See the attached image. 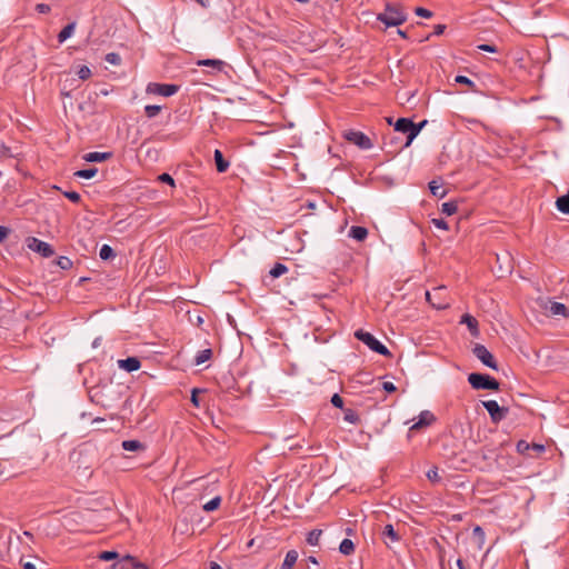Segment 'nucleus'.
<instances>
[{
  "label": "nucleus",
  "mask_w": 569,
  "mask_h": 569,
  "mask_svg": "<svg viewBox=\"0 0 569 569\" xmlns=\"http://www.w3.org/2000/svg\"><path fill=\"white\" fill-rule=\"evenodd\" d=\"M455 81H456L457 83L468 86L469 90H470V91H472V92H479V90H478V88H477L476 83H475L471 79H469L468 77H466V76H457V77L455 78Z\"/></svg>",
  "instance_id": "c85d7f7f"
},
{
  "label": "nucleus",
  "mask_w": 569,
  "mask_h": 569,
  "mask_svg": "<svg viewBox=\"0 0 569 569\" xmlns=\"http://www.w3.org/2000/svg\"><path fill=\"white\" fill-rule=\"evenodd\" d=\"M426 124L427 120L415 123L409 118H399L395 123V130L408 134L405 146L409 147Z\"/></svg>",
  "instance_id": "7ed1b4c3"
},
{
  "label": "nucleus",
  "mask_w": 569,
  "mask_h": 569,
  "mask_svg": "<svg viewBox=\"0 0 569 569\" xmlns=\"http://www.w3.org/2000/svg\"><path fill=\"white\" fill-rule=\"evenodd\" d=\"M100 342H101V338H96V339L93 340V342H92V347H93V348L99 347V346H100Z\"/></svg>",
  "instance_id": "680f3d73"
},
{
  "label": "nucleus",
  "mask_w": 569,
  "mask_h": 569,
  "mask_svg": "<svg viewBox=\"0 0 569 569\" xmlns=\"http://www.w3.org/2000/svg\"><path fill=\"white\" fill-rule=\"evenodd\" d=\"M191 401L198 406V400H197V396H196V390L192 391V396H191Z\"/></svg>",
  "instance_id": "0e129e2a"
},
{
  "label": "nucleus",
  "mask_w": 569,
  "mask_h": 569,
  "mask_svg": "<svg viewBox=\"0 0 569 569\" xmlns=\"http://www.w3.org/2000/svg\"><path fill=\"white\" fill-rule=\"evenodd\" d=\"M472 353L477 359H479L485 366L498 370V362L496 361L492 353L487 349L486 346L476 343Z\"/></svg>",
  "instance_id": "6e6552de"
},
{
  "label": "nucleus",
  "mask_w": 569,
  "mask_h": 569,
  "mask_svg": "<svg viewBox=\"0 0 569 569\" xmlns=\"http://www.w3.org/2000/svg\"><path fill=\"white\" fill-rule=\"evenodd\" d=\"M398 34H399L400 37H402L403 39H406V38H407V33H406V31H402V30H400V29L398 30Z\"/></svg>",
  "instance_id": "69168bd1"
},
{
  "label": "nucleus",
  "mask_w": 569,
  "mask_h": 569,
  "mask_svg": "<svg viewBox=\"0 0 569 569\" xmlns=\"http://www.w3.org/2000/svg\"><path fill=\"white\" fill-rule=\"evenodd\" d=\"M113 569H150V566L139 561L133 556L127 555L113 565Z\"/></svg>",
  "instance_id": "9b49d317"
},
{
  "label": "nucleus",
  "mask_w": 569,
  "mask_h": 569,
  "mask_svg": "<svg viewBox=\"0 0 569 569\" xmlns=\"http://www.w3.org/2000/svg\"><path fill=\"white\" fill-rule=\"evenodd\" d=\"M415 13L419 17H422V18H431L432 17V12L426 8H422V7H417L415 9Z\"/></svg>",
  "instance_id": "c03bdc74"
},
{
  "label": "nucleus",
  "mask_w": 569,
  "mask_h": 569,
  "mask_svg": "<svg viewBox=\"0 0 569 569\" xmlns=\"http://www.w3.org/2000/svg\"><path fill=\"white\" fill-rule=\"evenodd\" d=\"M377 20L386 27H398L407 21V13L401 4L386 3L385 10L378 13Z\"/></svg>",
  "instance_id": "f03ea898"
},
{
  "label": "nucleus",
  "mask_w": 569,
  "mask_h": 569,
  "mask_svg": "<svg viewBox=\"0 0 569 569\" xmlns=\"http://www.w3.org/2000/svg\"><path fill=\"white\" fill-rule=\"evenodd\" d=\"M288 271V267L281 262H277L269 271L272 278H278Z\"/></svg>",
  "instance_id": "7c9ffc66"
},
{
  "label": "nucleus",
  "mask_w": 569,
  "mask_h": 569,
  "mask_svg": "<svg viewBox=\"0 0 569 569\" xmlns=\"http://www.w3.org/2000/svg\"><path fill=\"white\" fill-rule=\"evenodd\" d=\"M532 448L538 451V452H542L545 451V446L543 445H538V443H533L532 445Z\"/></svg>",
  "instance_id": "4d7b16f0"
},
{
  "label": "nucleus",
  "mask_w": 569,
  "mask_h": 569,
  "mask_svg": "<svg viewBox=\"0 0 569 569\" xmlns=\"http://www.w3.org/2000/svg\"><path fill=\"white\" fill-rule=\"evenodd\" d=\"M8 233L9 229L3 226H0V242H2L7 238Z\"/></svg>",
  "instance_id": "5fc2aeb1"
},
{
  "label": "nucleus",
  "mask_w": 569,
  "mask_h": 569,
  "mask_svg": "<svg viewBox=\"0 0 569 569\" xmlns=\"http://www.w3.org/2000/svg\"><path fill=\"white\" fill-rule=\"evenodd\" d=\"M339 551L342 555L349 556L355 552V543L352 540L346 538L340 542Z\"/></svg>",
  "instance_id": "393cba45"
},
{
  "label": "nucleus",
  "mask_w": 569,
  "mask_h": 569,
  "mask_svg": "<svg viewBox=\"0 0 569 569\" xmlns=\"http://www.w3.org/2000/svg\"><path fill=\"white\" fill-rule=\"evenodd\" d=\"M355 337L368 346L372 351L381 356H391L389 349L375 338L370 332L363 331L362 329L355 332Z\"/></svg>",
  "instance_id": "39448f33"
},
{
  "label": "nucleus",
  "mask_w": 569,
  "mask_h": 569,
  "mask_svg": "<svg viewBox=\"0 0 569 569\" xmlns=\"http://www.w3.org/2000/svg\"><path fill=\"white\" fill-rule=\"evenodd\" d=\"M162 110L161 106L158 104H147L144 107V113L148 118H154L157 117Z\"/></svg>",
  "instance_id": "f704fd0d"
},
{
  "label": "nucleus",
  "mask_w": 569,
  "mask_h": 569,
  "mask_svg": "<svg viewBox=\"0 0 569 569\" xmlns=\"http://www.w3.org/2000/svg\"><path fill=\"white\" fill-rule=\"evenodd\" d=\"M435 421H436V417H435V415L432 412H430L428 410L421 411L419 417H418V421L415 422L410 427V430L413 431V430H419V429L425 428V427H429Z\"/></svg>",
  "instance_id": "ddd939ff"
},
{
  "label": "nucleus",
  "mask_w": 569,
  "mask_h": 569,
  "mask_svg": "<svg viewBox=\"0 0 569 569\" xmlns=\"http://www.w3.org/2000/svg\"><path fill=\"white\" fill-rule=\"evenodd\" d=\"M343 419H345V421L352 423V425H357L360 422V417H359L358 412L350 408L345 409Z\"/></svg>",
  "instance_id": "bb28decb"
},
{
  "label": "nucleus",
  "mask_w": 569,
  "mask_h": 569,
  "mask_svg": "<svg viewBox=\"0 0 569 569\" xmlns=\"http://www.w3.org/2000/svg\"><path fill=\"white\" fill-rule=\"evenodd\" d=\"M432 223L436 228L441 230H448L449 226L448 222L443 219H432Z\"/></svg>",
  "instance_id": "49530a36"
},
{
  "label": "nucleus",
  "mask_w": 569,
  "mask_h": 569,
  "mask_svg": "<svg viewBox=\"0 0 569 569\" xmlns=\"http://www.w3.org/2000/svg\"><path fill=\"white\" fill-rule=\"evenodd\" d=\"M298 557H299V555L296 550H289L286 553L284 560H283L280 569H292L298 560Z\"/></svg>",
  "instance_id": "aec40b11"
},
{
  "label": "nucleus",
  "mask_w": 569,
  "mask_h": 569,
  "mask_svg": "<svg viewBox=\"0 0 569 569\" xmlns=\"http://www.w3.org/2000/svg\"><path fill=\"white\" fill-rule=\"evenodd\" d=\"M446 290V287L435 288L432 292H426L427 301L436 309H445L449 306L448 301L441 300L440 295Z\"/></svg>",
  "instance_id": "f8f14e48"
},
{
  "label": "nucleus",
  "mask_w": 569,
  "mask_h": 569,
  "mask_svg": "<svg viewBox=\"0 0 569 569\" xmlns=\"http://www.w3.org/2000/svg\"><path fill=\"white\" fill-rule=\"evenodd\" d=\"M457 566H458L459 569H467L465 563H463V561H462V559H458L457 560Z\"/></svg>",
  "instance_id": "052dcab7"
},
{
  "label": "nucleus",
  "mask_w": 569,
  "mask_h": 569,
  "mask_svg": "<svg viewBox=\"0 0 569 569\" xmlns=\"http://www.w3.org/2000/svg\"><path fill=\"white\" fill-rule=\"evenodd\" d=\"M322 535V530L313 529L307 535L306 541L311 546H317L320 541V537Z\"/></svg>",
  "instance_id": "2f4dec72"
},
{
  "label": "nucleus",
  "mask_w": 569,
  "mask_h": 569,
  "mask_svg": "<svg viewBox=\"0 0 569 569\" xmlns=\"http://www.w3.org/2000/svg\"><path fill=\"white\" fill-rule=\"evenodd\" d=\"M457 210H458V206H457V202H455V201H448V202L442 203V206H441V212L447 216L455 214L457 212Z\"/></svg>",
  "instance_id": "72a5a7b5"
},
{
  "label": "nucleus",
  "mask_w": 569,
  "mask_h": 569,
  "mask_svg": "<svg viewBox=\"0 0 569 569\" xmlns=\"http://www.w3.org/2000/svg\"><path fill=\"white\" fill-rule=\"evenodd\" d=\"M118 557V552L116 551H102L99 556V559L109 561L116 559Z\"/></svg>",
  "instance_id": "37998d69"
},
{
  "label": "nucleus",
  "mask_w": 569,
  "mask_h": 569,
  "mask_svg": "<svg viewBox=\"0 0 569 569\" xmlns=\"http://www.w3.org/2000/svg\"><path fill=\"white\" fill-rule=\"evenodd\" d=\"M76 28V22H71L67 24L58 34V41L60 43L64 42L68 38L71 37Z\"/></svg>",
  "instance_id": "b1692460"
},
{
  "label": "nucleus",
  "mask_w": 569,
  "mask_h": 569,
  "mask_svg": "<svg viewBox=\"0 0 569 569\" xmlns=\"http://www.w3.org/2000/svg\"><path fill=\"white\" fill-rule=\"evenodd\" d=\"M118 367L127 372H132L140 369L141 361L137 357H128L126 359L118 360Z\"/></svg>",
  "instance_id": "4468645a"
},
{
  "label": "nucleus",
  "mask_w": 569,
  "mask_h": 569,
  "mask_svg": "<svg viewBox=\"0 0 569 569\" xmlns=\"http://www.w3.org/2000/svg\"><path fill=\"white\" fill-rule=\"evenodd\" d=\"M57 263L61 269H64V270L71 268V266H72V261L68 257H59Z\"/></svg>",
  "instance_id": "79ce46f5"
},
{
  "label": "nucleus",
  "mask_w": 569,
  "mask_h": 569,
  "mask_svg": "<svg viewBox=\"0 0 569 569\" xmlns=\"http://www.w3.org/2000/svg\"><path fill=\"white\" fill-rule=\"evenodd\" d=\"M445 29H446L445 24H436L435 29H433V34L440 36L443 33Z\"/></svg>",
  "instance_id": "864d4df0"
},
{
  "label": "nucleus",
  "mask_w": 569,
  "mask_h": 569,
  "mask_svg": "<svg viewBox=\"0 0 569 569\" xmlns=\"http://www.w3.org/2000/svg\"><path fill=\"white\" fill-rule=\"evenodd\" d=\"M98 172L97 168H88V169H81L74 172V176L78 178L83 179H91L93 178Z\"/></svg>",
  "instance_id": "473e14b6"
},
{
  "label": "nucleus",
  "mask_w": 569,
  "mask_h": 569,
  "mask_svg": "<svg viewBox=\"0 0 569 569\" xmlns=\"http://www.w3.org/2000/svg\"><path fill=\"white\" fill-rule=\"evenodd\" d=\"M473 533H475V535H480V536H482V535H483V531H482V529H481L479 526H477V527L473 529Z\"/></svg>",
  "instance_id": "bf43d9fd"
},
{
  "label": "nucleus",
  "mask_w": 569,
  "mask_h": 569,
  "mask_svg": "<svg viewBox=\"0 0 569 569\" xmlns=\"http://www.w3.org/2000/svg\"><path fill=\"white\" fill-rule=\"evenodd\" d=\"M556 207L560 212L569 214V191L557 199Z\"/></svg>",
  "instance_id": "5701e85b"
},
{
  "label": "nucleus",
  "mask_w": 569,
  "mask_h": 569,
  "mask_svg": "<svg viewBox=\"0 0 569 569\" xmlns=\"http://www.w3.org/2000/svg\"><path fill=\"white\" fill-rule=\"evenodd\" d=\"M112 157V152H89L83 156V159L88 162H102L109 160Z\"/></svg>",
  "instance_id": "dca6fc26"
},
{
  "label": "nucleus",
  "mask_w": 569,
  "mask_h": 569,
  "mask_svg": "<svg viewBox=\"0 0 569 569\" xmlns=\"http://www.w3.org/2000/svg\"><path fill=\"white\" fill-rule=\"evenodd\" d=\"M78 77L81 79V80H87L88 78L91 77V70L89 67L87 66H81L77 72Z\"/></svg>",
  "instance_id": "ea45409f"
},
{
  "label": "nucleus",
  "mask_w": 569,
  "mask_h": 569,
  "mask_svg": "<svg viewBox=\"0 0 569 569\" xmlns=\"http://www.w3.org/2000/svg\"><path fill=\"white\" fill-rule=\"evenodd\" d=\"M194 1H196V2H198L199 4H201L202 7H204V6H206V3H204V2H206V0H194Z\"/></svg>",
  "instance_id": "338daca9"
},
{
  "label": "nucleus",
  "mask_w": 569,
  "mask_h": 569,
  "mask_svg": "<svg viewBox=\"0 0 569 569\" xmlns=\"http://www.w3.org/2000/svg\"><path fill=\"white\" fill-rule=\"evenodd\" d=\"M220 503H221V498L219 496H217L203 505V510L208 511V512L213 511L219 508Z\"/></svg>",
  "instance_id": "e433bc0d"
},
{
  "label": "nucleus",
  "mask_w": 569,
  "mask_h": 569,
  "mask_svg": "<svg viewBox=\"0 0 569 569\" xmlns=\"http://www.w3.org/2000/svg\"><path fill=\"white\" fill-rule=\"evenodd\" d=\"M482 406L488 411L490 419L493 423H499L502 421L509 413L508 407H500L496 400H487L482 401Z\"/></svg>",
  "instance_id": "423d86ee"
},
{
  "label": "nucleus",
  "mask_w": 569,
  "mask_h": 569,
  "mask_svg": "<svg viewBox=\"0 0 569 569\" xmlns=\"http://www.w3.org/2000/svg\"><path fill=\"white\" fill-rule=\"evenodd\" d=\"M121 447L126 451H140L144 449V445L139 440H124Z\"/></svg>",
  "instance_id": "4be33fe9"
},
{
  "label": "nucleus",
  "mask_w": 569,
  "mask_h": 569,
  "mask_svg": "<svg viewBox=\"0 0 569 569\" xmlns=\"http://www.w3.org/2000/svg\"><path fill=\"white\" fill-rule=\"evenodd\" d=\"M549 312L555 316H568L567 307L561 302H550Z\"/></svg>",
  "instance_id": "412c9836"
},
{
  "label": "nucleus",
  "mask_w": 569,
  "mask_h": 569,
  "mask_svg": "<svg viewBox=\"0 0 569 569\" xmlns=\"http://www.w3.org/2000/svg\"><path fill=\"white\" fill-rule=\"evenodd\" d=\"M213 158H214L217 171L219 173H223L229 169L230 163L228 160H226L223 158V154L219 149L214 150Z\"/></svg>",
  "instance_id": "f3484780"
},
{
  "label": "nucleus",
  "mask_w": 569,
  "mask_h": 569,
  "mask_svg": "<svg viewBox=\"0 0 569 569\" xmlns=\"http://www.w3.org/2000/svg\"><path fill=\"white\" fill-rule=\"evenodd\" d=\"M89 393L91 400L104 409L114 408L116 403L120 400V393L112 385L92 387Z\"/></svg>",
  "instance_id": "f257e3e1"
},
{
  "label": "nucleus",
  "mask_w": 569,
  "mask_h": 569,
  "mask_svg": "<svg viewBox=\"0 0 569 569\" xmlns=\"http://www.w3.org/2000/svg\"><path fill=\"white\" fill-rule=\"evenodd\" d=\"M209 569H222V567L219 563L212 561L210 562Z\"/></svg>",
  "instance_id": "13d9d810"
},
{
  "label": "nucleus",
  "mask_w": 569,
  "mask_h": 569,
  "mask_svg": "<svg viewBox=\"0 0 569 569\" xmlns=\"http://www.w3.org/2000/svg\"><path fill=\"white\" fill-rule=\"evenodd\" d=\"M104 60L113 66H119L121 63V57L117 52L107 53Z\"/></svg>",
  "instance_id": "4c0bfd02"
},
{
  "label": "nucleus",
  "mask_w": 569,
  "mask_h": 569,
  "mask_svg": "<svg viewBox=\"0 0 569 569\" xmlns=\"http://www.w3.org/2000/svg\"><path fill=\"white\" fill-rule=\"evenodd\" d=\"M179 90V86L177 84H167V83H154L150 82L147 86L148 93L160 94L163 97H171L177 93Z\"/></svg>",
  "instance_id": "9d476101"
},
{
  "label": "nucleus",
  "mask_w": 569,
  "mask_h": 569,
  "mask_svg": "<svg viewBox=\"0 0 569 569\" xmlns=\"http://www.w3.org/2000/svg\"><path fill=\"white\" fill-rule=\"evenodd\" d=\"M427 478L431 482H439L441 480V478L439 476L438 468L433 467V468L429 469L428 472H427Z\"/></svg>",
  "instance_id": "58836bf2"
},
{
  "label": "nucleus",
  "mask_w": 569,
  "mask_h": 569,
  "mask_svg": "<svg viewBox=\"0 0 569 569\" xmlns=\"http://www.w3.org/2000/svg\"><path fill=\"white\" fill-rule=\"evenodd\" d=\"M99 256L102 260H109L116 256L114 250L109 244H103L100 249Z\"/></svg>",
  "instance_id": "c9c22d12"
},
{
  "label": "nucleus",
  "mask_w": 569,
  "mask_h": 569,
  "mask_svg": "<svg viewBox=\"0 0 569 569\" xmlns=\"http://www.w3.org/2000/svg\"><path fill=\"white\" fill-rule=\"evenodd\" d=\"M21 565H22V568H23V569H37V568H36V565H34V563H32L31 561H23V560L21 559Z\"/></svg>",
  "instance_id": "6e6d98bb"
},
{
  "label": "nucleus",
  "mask_w": 569,
  "mask_h": 569,
  "mask_svg": "<svg viewBox=\"0 0 569 569\" xmlns=\"http://www.w3.org/2000/svg\"><path fill=\"white\" fill-rule=\"evenodd\" d=\"M308 561L313 563V565H318V560H317V558L315 556H309L308 557Z\"/></svg>",
  "instance_id": "e2e57ef3"
},
{
  "label": "nucleus",
  "mask_w": 569,
  "mask_h": 569,
  "mask_svg": "<svg viewBox=\"0 0 569 569\" xmlns=\"http://www.w3.org/2000/svg\"><path fill=\"white\" fill-rule=\"evenodd\" d=\"M382 536L390 539L391 542H397L400 537L398 532L395 530L392 525H386L382 531Z\"/></svg>",
  "instance_id": "a878e982"
},
{
  "label": "nucleus",
  "mask_w": 569,
  "mask_h": 569,
  "mask_svg": "<svg viewBox=\"0 0 569 569\" xmlns=\"http://www.w3.org/2000/svg\"><path fill=\"white\" fill-rule=\"evenodd\" d=\"M196 63L200 67H210L214 72H221L226 66V62L220 59H201Z\"/></svg>",
  "instance_id": "2eb2a0df"
},
{
  "label": "nucleus",
  "mask_w": 569,
  "mask_h": 569,
  "mask_svg": "<svg viewBox=\"0 0 569 569\" xmlns=\"http://www.w3.org/2000/svg\"><path fill=\"white\" fill-rule=\"evenodd\" d=\"M212 357V350L210 348H207V349H203V350H200L196 358H194V362L196 365H201L208 360H210Z\"/></svg>",
  "instance_id": "cd10ccee"
},
{
  "label": "nucleus",
  "mask_w": 569,
  "mask_h": 569,
  "mask_svg": "<svg viewBox=\"0 0 569 569\" xmlns=\"http://www.w3.org/2000/svg\"><path fill=\"white\" fill-rule=\"evenodd\" d=\"M382 388L388 393H392V392H395L397 390L396 386L392 382H390V381H385L382 383Z\"/></svg>",
  "instance_id": "3c124183"
},
{
  "label": "nucleus",
  "mask_w": 569,
  "mask_h": 569,
  "mask_svg": "<svg viewBox=\"0 0 569 569\" xmlns=\"http://www.w3.org/2000/svg\"><path fill=\"white\" fill-rule=\"evenodd\" d=\"M468 382L475 390H499L500 383L487 373L472 372L468 376Z\"/></svg>",
  "instance_id": "20e7f679"
},
{
  "label": "nucleus",
  "mask_w": 569,
  "mask_h": 569,
  "mask_svg": "<svg viewBox=\"0 0 569 569\" xmlns=\"http://www.w3.org/2000/svg\"><path fill=\"white\" fill-rule=\"evenodd\" d=\"M51 10L50 6L47 3H38L36 6V11L42 14L49 13Z\"/></svg>",
  "instance_id": "09e8293b"
},
{
  "label": "nucleus",
  "mask_w": 569,
  "mask_h": 569,
  "mask_svg": "<svg viewBox=\"0 0 569 569\" xmlns=\"http://www.w3.org/2000/svg\"><path fill=\"white\" fill-rule=\"evenodd\" d=\"M529 448H530V445L525 440H520L517 443V450L520 453H525L527 450H529Z\"/></svg>",
  "instance_id": "8fccbe9b"
},
{
  "label": "nucleus",
  "mask_w": 569,
  "mask_h": 569,
  "mask_svg": "<svg viewBox=\"0 0 569 569\" xmlns=\"http://www.w3.org/2000/svg\"><path fill=\"white\" fill-rule=\"evenodd\" d=\"M349 236L357 241H363L368 237V229L361 226H352Z\"/></svg>",
  "instance_id": "6ab92c4d"
},
{
  "label": "nucleus",
  "mask_w": 569,
  "mask_h": 569,
  "mask_svg": "<svg viewBox=\"0 0 569 569\" xmlns=\"http://www.w3.org/2000/svg\"><path fill=\"white\" fill-rule=\"evenodd\" d=\"M461 323H466L467 327L469 328L470 332L472 336H478L479 335V330H478V321L475 317H472L471 315L469 313H465L462 317H461Z\"/></svg>",
  "instance_id": "a211bd4d"
},
{
  "label": "nucleus",
  "mask_w": 569,
  "mask_h": 569,
  "mask_svg": "<svg viewBox=\"0 0 569 569\" xmlns=\"http://www.w3.org/2000/svg\"><path fill=\"white\" fill-rule=\"evenodd\" d=\"M331 403L333 407L336 408H340L342 409L343 408V399L342 397H340L338 393H335L332 397H331Z\"/></svg>",
  "instance_id": "a18cd8bd"
},
{
  "label": "nucleus",
  "mask_w": 569,
  "mask_h": 569,
  "mask_svg": "<svg viewBox=\"0 0 569 569\" xmlns=\"http://www.w3.org/2000/svg\"><path fill=\"white\" fill-rule=\"evenodd\" d=\"M63 196L73 203H79L81 201V196L77 191H64Z\"/></svg>",
  "instance_id": "a19ab883"
},
{
  "label": "nucleus",
  "mask_w": 569,
  "mask_h": 569,
  "mask_svg": "<svg viewBox=\"0 0 569 569\" xmlns=\"http://www.w3.org/2000/svg\"><path fill=\"white\" fill-rule=\"evenodd\" d=\"M343 138L348 142L356 144L362 150H368L372 148L371 139L361 131L347 130L343 132Z\"/></svg>",
  "instance_id": "0eeeda50"
},
{
  "label": "nucleus",
  "mask_w": 569,
  "mask_h": 569,
  "mask_svg": "<svg viewBox=\"0 0 569 569\" xmlns=\"http://www.w3.org/2000/svg\"><path fill=\"white\" fill-rule=\"evenodd\" d=\"M430 192L438 198H443L447 194V191L442 188L441 184H438L437 181L429 182Z\"/></svg>",
  "instance_id": "c756f323"
},
{
  "label": "nucleus",
  "mask_w": 569,
  "mask_h": 569,
  "mask_svg": "<svg viewBox=\"0 0 569 569\" xmlns=\"http://www.w3.org/2000/svg\"><path fill=\"white\" fill-rule=\"evenodd\" d=\"M158 179L161 181V182H164V183H168L170 184L171 187H174V180L173 178L169 174V173H161Z\"/></svg>",
  "instance_id": "de8ad7c7"
},
{
  "label": "nucleus",
  "mask_w": 569,
  "mask_h": 569,
  "mask_svg": "<svg viewBox=\"0 0 569 569\" xmlns=\"http://www.w3.org/2000/svg\"><path fill=\"white\" fill-rule=\"evenodd\" d=\"M478 48L482 51H486V52H497V48L495 46H491V44H480L478 46Z\"/></svg>",
  "instance_id": "603ef678"
},
{
  "label": "nucleus",
  "mask_w": 569,
  "mask_h": 569,
  "mask_svg": "<svg viewBox=\"0 0 569 569\" xmlns=\"http://www.w3.org/2000/svg\"><path fill=\"white\" fill-rule=\"evenodd\" d=\"M28 248L40 253L44 258H49L54 254V250L51 244L34 237L28 238Z\"/></svg>",
  "instance_id": "1a4fd4ad"
}]
</instances>
